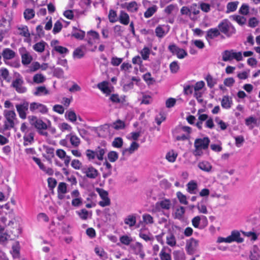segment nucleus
<instances>
[{
    "instance_id": "nucleus-1",
    "label": "nucleus",
    "mask_w": 260,
    "mask_h": 260,
    "mask_svg": "<svg viewBox=\"0 0 260 260\" xmlns=\"http://www.w3.org/2000/svg\"><path fill=\"white\" fill-rule=\"evenodd\" d=\"M30 123L37 130L38 133L43 136H47L48 133L45 130L48 128L47 124L42 119L38 118L35 116H30L28 117Z\"/></svg>"
},
{
    "instance_id": "nucleus-2",
    "label": "nucleus",
    "mask_w": 260,
    "mask_h": 260,
    "mask_svg": "<svg viewBox=\"0 0 260 260\" xmlns=\"http://www.w3.org/2000/svg\"><path fill=\"white\" fill-rule=\"evenodd\" d=\"M191 128L189 126L176 127L173 132V137L177 141H185L189 139Z\"/></svg>"
},
{
    "instance_id": "nucleus-3",
    "label": "nucleus",
    "mask_w": 260,
    "mask_h": 260,
    "mask_svg": "<svg viewBox=\"0 0 260 260\" xmlns=\"http://www.w3.org/2000/svg\"><path fill=\"white\" fill-rule=\"evenodd\" d=\"M5 120L4 124V130H10L14 127L16 119V113L14 111L5 110L4 112Z\"/></svg>"
},
{
    "instance_id": "nucleus-4",
    "label": "nucleus",
    "mask_w": 260,
    "mask_h": 260,
    "mask_svg": "<svg viewBox=\"0 0 260 260\" xmlns=\"http://www.w3.org/2000/svg\"><path fill=\"white\" fill-rule=\"evenodd\" d=\"M222 60L229 61L235 59L237 61H242L243 59L241 52H236L234 50H226L222 53Z\"/></svg>"
},
{
    "instance_id": "nucleus-5",
    "label": "nucleus",
    "mask_w": 260,
    "mask_h": 260,
    "mask_svg": "<svg viewBox=\"0 0 260 260\" xmlns=\"http://www.w3.org/2000/svg\"><path fill=\"white\" fill-rule=\"evenodd\" d=\"M23 77L19 74H15V79L12 83V87L19 93H24L27 91V88L24 86Z\"/></svg>"
},
{
    "instance_id": "nucleus-6",
    "label": "nucleus",
    "mask_w": 260,
    "mask_h": 260,
    "mask_svg": "<svg viewBox=\"0 0 260 260\" xmlns=\"http://www.w3.org/2000/svg\"><path fill=\"white\" fill-rule=\"evenodd\" d=\"M218 26L219 30L228 36H230L236 32L234 26L227 19L222 20Z\"/></svg>"
},
{
    "instance_id": "nucleus-7",
    "label": "nucleus",
    "mask_w": 260,
    "mask_h": 260,
    "mask_svg": "<svg viewBox=\"0 0 260 260\" xmlns=\"http://www.w3.org/2000/svg\"><path fill=\"white\" fill-rule=\"evenodd\" d=\"M205 86V83L203 81H198L193 85L194 90L193 96L200 103H202L203 101L202 96L204 92L203 89Z\"/></svg>"
},
{
    "instance_id": "nucleus-8",
    "label": "nucleus",
    "mask_w": 260,
    "mask_h": 260,
    "mask_svg": "<svg viewBox=\"0 0 260 260\" xmlns=\"http://www.w3.org/2000/svg\"><path fill=\"white\" fill-rule=\"evenodd\" d=\"M171 206L172 203L169 199H163L155 203L153 208V212H164L166 210H169Z\"/></svg>"
},
{
    "instance_id": "nucleus-9",
    "label": "nucleus",
    "mask_w": 260,
    "mask_h": 260,
    "mask_svg": "<svg viewBox=\"0 0 260 260\" xmlns=\"http://www.w3.org/2000/svg\"><path fill=\"white\" fill-rule=\"evenodd\" d=\"M96 191L98 193L101 201L99 202V205L102 207L108 206L111 204V200L109 197L108 192L103 188H96Z\"/></svg>"
},
{
    "instance_id": "nucleus-10",
    "label": "nucleus",
    "mask_w": 260,
    "mask_h": 260,
    "mask_svg": "<svg viewBox=\"0 0 260 260\" xmlns=\"http://www.w3.org/2000/svg\"><path fill=\"white\" fill-rule=\"evenodd\" d=\"M192 225L195 228L203 229L208 225L207 218L204 215L196 216L191 220Z\"/></svg>"
},
{
    "instance_id": "nucleus-11",
    "label": "nucleus",
    "mask_w": 260,
    "mask_h": 260,
    "mask_svg": "<svg viewBox=\"0 0 260 260\" xmlns=\"http://www.w3.org/2000/svg\"><path fill=\"white\" fill-rule=\"evenodd\" d=\"M168 49L173 55H176L179 59H183L187 55V53L185 50L179 48L175 44L170 45Z\"/></svg>"
},
{
    "instance_id": "nucleus-12",
    "label": "nucleus",
    "mask_w": 260,
    "mask_h": 260,
    "mask_svg": "<svg viewBox=\"0 0 260 260\" xmlns=\"http://www.w3.org/2000/svg\"><path fill=\"white\" fill-rule=\"evenodd\" d=\"M29 109L32 113H40L42 114H46L48 111L46 106L37 102L30 103Z\"/></svg>"
},
{
    "instance_id": "nucleus-13",
    "label": "nucleus",
    "mask_w": 260,
    "mask_h": 260,
    "mask_svg": "<svg viewBox=\"0 0 260 260\" xmlns=\"http://www.w3.org/2000/svg\"><path fill=\"white\" fill-rule=\"evenodd\" d=\"M19 52L21 57L22 63L23 65H28L30 63L32 58L29 52L24 47L19 49Z\"/></svg>"
},
{
    "instance_id": "nucleus-14",
    "label": "nucleus",
    "mask_w": 260,
    "mask_h": 260,
    "mask_svg": "<svg viewBox=\"0 0 260 260\" xmlns=\"http://www.w3.org/2000/svg\"><path fill=\"white\" fill-rule=\"evenodd\" d=\"M130 247L133 251V253L139 255L141 259H144L145 256V253L144 250L143 245L139 242H136L130 245Z\"/></svg>"
},
{
    "instance_id": "nucleus-15",
    "label": "nucleus",
    "mask_w": 260,
    "mask_h": 260,
    "mask_svg": "<svg viewBox=\"0 0 260 260\" xmlns=\"http://www.w3.org/2000/svg\"><path fill=\"white\" fill-rule=\"evenodd\" d=\"M198 246V241L194 238H190L187 240L186 244V250L188 254H193L197 250Z\"/></svg>"
},
{
    "instance_id": "nucleus-16",
    "label": "nucleus",
    "mask_w": 260,
    "mask_h": 260,
    "mask_svg": "<svg viewBox=\"0 0 260 260\" xmlns=\"http://www.w3.org/2000/svg\"><path fill=\"white\" fill-rule=\"evenodd\" d=\"M28 103L27 102H24L16 105V108L19 116L22 119H25L26 118V112L28 110Z\"/></svg>"
},
{
    "instance_id": "nucleus-17",
    "label": "nucleus",
    "mask_w": 260,
    "mask_h": 260,
    "mask_svg": "<svg viewBox=\"0 0 260 260\" xmlns=\"http://www.w3.org/2000/svg\"><path fill=\"white\" fill-rule=\"evenodd\" d=\"M71 195L73 198L71 204L73 207H78L82 204L83 200L78 189L73 190L71 193Z\"/></svg>"
},
{
    "instance_id": "nucleus-18",
    "label": "nucleus",
    "mask_w": 260,
    "mask_h": 260,
    "mask_svg": "<svg viewBox=\"0 0 260 260\" xmlns=\"http://www.w3.org/2000/svg\"><path fill=\"white\" fill-rule=\"evenodd\" d=\"M210 139L208 137L197 139L194 141V147H198L205 150L208 148Z\"/></svg>"
},
{
    "instance_id": "nucleus-19",
    "label": "nucleus",
    "mask_w": 260,
    "mask_h": 260,
    "mask_svg": "<svg viewBox=\"0 0 260 260\" xmlns=\"http://www.w3.org/2000/svg\"><path fill=\"white\" fill-rule=\"evenodd\" d=\"M121 7L131 13L137 12L139 9V5L135 1L124 3L121 4Z\"/></svg>"
},
{
    "instance_id": "nucleus-20",
    "label": "nucleus",
    "mask_w": 260,
    "mask_h": 260,
    "mask_svg": "<svg viewBox=\"0 0 260 260\" xmlns=\"http://www.w3.org/2000/svg\"><path fill=\"white\" fill-rule=\"evenodd\" d=\"M82 172L88 178L91 179L96 178L99 175L98 171L92 166H89L83 168Z\"/></svg>"
},
{
    "instance_id": "nucleus-21",
    "label": "nucleus",
    "mask_w": 260,
    "mask_h": 260,
    "mask_svg": "<svg viewBox=\"0 0 260 260\" xmlns=\"http://www.w3.org/2000/svg\"><path fill=\"white\" fill-rule=\"evenodd\" d=\"M56 155L64 162V165L68 167L71 161L70 156L67 155L66 152L62 149H58L56 151Z\"/></svg>"
},
{
    "instance_id": "nucleus-22",
    "label": "nucleus",
    "mask_w": 260,
    "mask_h": 260,
    "mask_svg": "<svg viewBox=\"0 0 260 260\" xmlns=\"http://www.w3.org/2000/svg\"><path fill=\"white\" fill-rule=\"evenodd\" d=\"M57 198L59 200H63L67 192V185L64 182H60L57 186Z\"/></svg>"
},
{
    "instance_id": "nucleus-23",
    "label": "nucleus",
    "mask_w": 260,
    "mask_h": 260,
    "mask_svg": "<svg viewBox=\"0 0 260 260\" xmlns=\"http://www.w3.org/2000/svg\"><path fill=\"white\" fill-rule=\"evenodd\" d=\"M58 43L57 40H53L51 42V46L53 47V49L60 54L65 55L69 53V50L63 46L57 45Z\"/></svg>"
},
{
    "instance_id": "nucleus-24",
    "label": "nucleus",
    "mask_w": 260,
    "mask_h": 260,
    "mask_svg": "<svg viewBox=\"0 0 260 260\" xmlns=\"http://www.w3.org/2000/svg\"><path fill=\"white\" fill-rule=\"evenodd\" d=\"M88 43L92 45L94 43H99L100 36L99 34L95 31H89L87 33Z\"/></svg>"
},
{
    "instance_id": "nucleus-25",
    "label": "nucleus",
    "mask_w": 260,
    "mask_h": 260,
    "mask_svg": "<svg viewBox=\"0 0 260 260\" xmlns=\"http://www.w3.org/2000/svg\"><path fill=\"white\" fill-rule=\"evenodd\" d=\"M219 35L220 31L219 29L217 28H212L206 31L205 38L208 41H209L210 40L214 39Z\"/></svg>"
},
{
    "instance_id": "nucleus-26",
    "label": "nucleus",
    "mask_w": 260,
    "mask_h": 260,
    "mask_svg": "<svg viewBox=\"0 0 260 260\" xmlns=\"http://www.w3.org/2000/svg\"><path fill=\"white\" fill-rule=\"evenodd\" d=\"M17 34L25 38L30 37V33L27 26L20 25L17 26Z\"/></svg>"
},
{
    "instance_id": "nucleus-27",
    "label": "nucleus",
    "mask_w": 260,
    "mask_h": 260,
    "mask_svg": "<svg viewBox=\"0 0 260 260\" xmlns=\"http://www.w3.org/2000/svg\"><path fill=\"white\" fill-rule=\"evenodd\" d=\"M129 16L125 11L121 10L118 15V21L122 24L127 25L129 23Z\"/></svg>"
},
{
    "instance_id": "nucleus-28",
    "label": "nucleus",
    "mask_w": 260,
    "mask_h": 260,
    "mask_svg": "<svg viewBox=\"0 0 260 260\" xmlns=\"http://www.w3.org/2000/svg\"><path fill=\"white\" fill-rule=\"evenodd\" d=\"M198 168L205 172H210L212 169L211 164L207 160H202L199 162L198 164Z\"/></svg>"
},
{
    "instance_id": "nucleus-29",
    "label": "nucleus",
    "mask_w": 260,
    "mask_h": 260,
    "mask_svg": "<svg viewBox=\"0 0 260 260\" xmlns=\"http://www.w3.org/2000/svg\"><path fill=\"white\" fill-rule=\"evenodd\" d=\"M34 161L39 166L40 169L49 175H52L53 173L52 169L49 168H46L44 165L41 162V159L39 158L33 157Z\"/></svg>"
},
{
    "instance_id": "nucleus-30",
    "label": "nucleus",
    "mask_w": 260,
    "mask_h": 260,
    "mask_svg": "<svg viewBox=\"0 0 260 260\" xmlns=\"http://www.w3.org/2000/svg\"><path fill=\"white\" fill-rule=\"evenodd\" d=\"M233 105L232 98L228 95H224L223 96L221 101V105L222 107L225 109L231 108Z\"/></svg>"
},
{
    "instance_id": "nucleus-31",
    "label": "nucleus",
    "mask_w": 260,
    "mask_h": 260,
    "mask_svg": "<svg viewBox=\"0 0 260 260\" xmlns=\"http://www.w3.org/2000/svg\"><path fill=\"white\" fill-rule=\"evenodd\" d=\"M98 88L107 95H109L111 90L109 86V83L107 81H103L97 85Z\"/></svg>"
},
{
    "instance_id": "nucleus-32",
    "label": "nucleus",
    "mask_w": 260,
    "mask_h": 260,
    "mask_svg": "<svg viewBox=\"0 0 260 260\" xmlns=\"http://www.w3.org/2000/svg\"><path fill=\"white\" fill-rule=\"evenodd\" d=\"M67 139H69L71 145L74 147H78L80 144V139L73 134H70L67 135Z\"/></svg>"
},
{
    "instance_id": "nucleus-33",
    "label": "nucleus",
    "mask_w": 260,
    "mask_h": 260,
    "mask_svg": "<svg viewBox=\"0 0 260 260\" xmlns=\"http://www.w3.org/2000/svg\"><path fill=\"white\" fill-rule=\"evenodd\" d=\"M109 100L114 104H123L125 102V96H119L118 94L110 95Z\"/></svg>"
},
{
    "instance_id": "nucleus-34",
    "label": "nucleus",
    "mask_w": 260,
    "mask_h": 260,
    "mask_svg": "<svg viewBox=\"0 0 260 260\" xmlns=\"http://www.w3.org/2000/svg\"><path fill=\"white\" fill-rule=\"evenodd\" d=\"M110 126L116 130H120L124 129L125 127V124L124 121L118 119L110 125H105V126H107L108 127Z\"/></svg>"
},
{
    "instance_id": "nucleus-35",
    "label": "nucleus",
    "mask_w": 260,
    "mask_h": 260,
    "mask_svg": "<svg viewBox=\"0 0 260 260\" xmlns=\"http://www.w3.org/2000/svg\"><path fill=\"white\" fill-rule=\"evenodd\" d=\"M76 214L79 216L80 218L83 220H86L91 218L92 213L85 209H82L79 211L76 212Z\"/></svg>"
},
{
    "instance_id": "nucleus-36",
    "label": "nucleus",
    "mask_w": 260,
    "mask_h": 260,
    "mask_svg": "<svg viewBox=\"0 0 260 260\" xmlns=\"http://www.w3.org/2000/svg\"><path fill=\"white\" fill-rule=\"evenodd\" d=\"M106 151L107 150L105 147H98L94 150L96 158L99 160H103Z\"/></svg>"
},
{
    "instance_id": "nucleus-37",
    "label": "nucleus",
    "mask_w": 260,
    "mask_h": 260,
    "mask_svg": "<svg viewBox=\"0 0 260 260\" xmlns=\"http://www.w3.org/2000/svg\"><path fill=\"white\" fill-rule=\"evenodd\" d=\"M167 26L159 25L155 28V34L158 38H162L168 32Z\"/></svg>"
},
{
    "instance_id": "nucleus-38",
    "label": "nucleus",
    "mask_w": 260,
    "mask_h": 260,
    "mask_svg": "<svg viewBox=\"0 0 260 260\" xmlns=\"http://www.w3.org/2000/svg\"><path fill=\"white\" fill-rule=\"evenodd\" d=\"M2 55L4 59L10 60L15 57V52L10 48H6L4 49Z\"/></svg>"
},
{
    "instance_id": "nucleus-39",
    "label": "nucleus",
    "mask_w": 260,
    "mask_h": 260,
    "mask_svg": "<svg viewBox=\"0 0 260 260\" xmlns=\"http://www.w3.org/2000/svg\"><path fill=\"white\" fill-rule=\"evenodd\" d=\"M124 222L125 224L128 225L130 228L134 226L136 223V217L135 214H131L126 216Z\"/></svg>"
},
{
    "instance_id": "nucleus-40",
    "label": "nucleus",
    "mask_w": 260,
    "mask_h": 260,
    "mask_svg": "<svg viewBox=\"0 0 260 260\" xmlns=\"http://www.w3.org/2000/svg\"><path fill=\"white\" fill-rule=\"evenodd\" d=\"M33 94L36 96H42L49 94V91L45 86H41L37 87Z\"/></svg>"
},
{
    "instance_id": "nucleus-41",
    "label": "nucleus",
    "mask_w": 260,
    "mask_h": 260,
    "mask_svg": "<svg viewBox=\"0 0 260 260\" xmlns=\"http://www.w3.org/2000/svg\"><path fill=\"white\" fill-rule=\"evenodd\" d=\"M232 242L236 241L238 243H241L243 241V239L241 237L240 233L238 231H233L232 232L231 235L229 236Z\"/></svg>"
},
{
    "instance_id": "nucleus-42",
    "label": "nucleus",
    "mask_w": 260,
    "mask_h": 260,
    "mask_svg": "<svg viewBox=\"0 0 260 260\" xmlns=\"http://www.w3.org/2000/svg\"><path fill=\"white\" fill-rule=\"evenodd\" d=\"M34 134L31 132H29L25 134H24L23 136V140L24 142L23 144L24 146H27L28 144H31L34 142Z\"/></svg>"
},
{
    "instance_id": "nucleus-43",
    "label": "nucleus",
    "mask_w": 260,
    "mask_h": 260,
    "mask_svg": "<svg viewBox=\"0 0 260 260\" xmlns=\"http://www.w3.org/2000/svg\"><path fill=\"white\" fill-rule=\"evenodd\" d=\"M46 45V42L42 41L34 45L32 48L36 52L42 53L44 51Z\"/></svg>"
},
{
    "instance_id": "nucleus-44",
    "label": "nucleus",
    "mask_w": 260,
    "mask_h": 260,
    "mask_svg": "<svg viewBox=\"0 0 260 260\" xmlns=\"http://www.w3.org/2000/svg\"><path fill=\"white\" fill-rule=\"evenodd\" d=\"M230 18L232 20L236 22L240 25H243L245 24L246 22V18L242 16L234 15L231 16Z\"/></svg>"
},
{
    "instance_id": "nucleus-45",
    "label": "nucleus",
    "mask_w": 260,
    "mask_h": 260,
    "mask_svg": "<svg viewBox=\"0 0 260 260\" xmlns=\"http://www.w3.org/2000/svg\"><path fill=\"white\" fill-rule=\"evenodd\" d=\"M187 191L191 194H194L198 187L197 182L194 180L189 181L187 184Z\"/></svg>"
},
{
    "instance_id": "nucleus-46",
    "label": "nucleus",
    "mask_w": 260,
    "mask_h": 260,
    "mask_svg": "<svg viewBox=\"0 0 260 260\" xmlns=\"http://www.w3.org/2000/svg\"><path fill=\"white\" fill-rule=\"evenodd\" d=\"M139 147V144L137 143L135 141L133 142L131 144L130 146L126 148L124 151V153H126L127 152L128 153V154H132L135 151H136L138 148Z\"/></svg>"
},
{
    "instance_id": "nucleus-47",
    "label": "nucleus",
    "mask_w": 260,
    "mask_h": 260,
    "mask_svg": "<svg viewBox=\"0 0 260 260\" xmlns=\"http://www.w3.org/2000/svg\"><path fill=\"white\" fill-rule=\"evenodd\" d=\"M157 10V7L156 5L148 8L144 13V17L146 18L151 17L156 12Z\"/></svg>"
},
{
    "instance_id": "nucleus-48",
    "label": "nucleus",
    "mask_w": 260,
    "mask_h": 260,
    "mask_svg": "<svg viewBox=\"0 0 260 260\" xmlns=\"http://www.w3.org/2000/svg\"><path fill=\"white\" fill-rule=\"evenodd\" d=\"M239 3L238 1L229 3L226 6V12L229 13L235 11L237 9Z\"/></svg>"
},
{
    "instance_id": "nucleus-49",
    "label": "nucleus",
    "mask_w": 260,
    "mask_h": 260,
    "mask_svg": "<svg viewBox=\"0 0 260 260\" xmlns=\"http://www.w3.org/2000/svg\"><path fill=\"white\" fill-rule=\"evenodd\" d=\"M46 80V77L42 74H36L33 77V82L36 84L44 83Z\"/></svg>"
},
{
    "instance_id": "nucleus-50",
    "label": "nucleus",
    "mask_w": 260,
    "mask_h": 260,
    "mask_svg": "<svg viewBox=\"0 0 260 260\" xmlns=\"http://www.w3.org/2000/svg\"><path fill=\"white\" fill-rule=\"evenodd\" d=\"M108 18L109 21L111 23H115L118 21V16H117L116 11L113 9L110 10L108 14Z\"/></svg>"
},
{
    "instance_id": "nucleus-51",
    "label": "nucleus",
    "mask_w": 260,
    "mask_h": 260,
    "mask_svg": "<svg viewBox=\"0 0 260 260\" xmlns=\"http://www.w3.org/2000/svg\"><path fill=\"white\" fill-rule=\"evenodd\" d=\"M250 260H260V251L255 248H254L251 252L249 255Z\"/></svg>"
},
{
    "instance_id": "nucleus-52",
    "label": "nucleus",
    "mask_w": 260,
    "mask_h": 260,
    "mask_svg": "<svg viewBox=\"0 0 260 260\" xmlns=\"http://www.w3.org/2000/svg\"><path fill=\"white\" fill-rule=\"evenodd\" d=\"M205 79L207 81L208 86L210 88L213 87L217 83L216 79L213 78V77L210 74L207 75Z\"/></svg>"
},
{
    "instance_id": "nucleus-53",
    "label": "nucleus",
    "mask_w": 260,
    "mask_h": 260,
    "mask_svg": "<svg viewBox=\"0 0 260 260\" xmlns=\"http://www.w3.org/2000/svg\"><path fill=\"white\" fill-rule=\"evenodd\" d=\"M167 244L171 247H174L176 245L175 236L172 234H169L166 237Z\"/></svg>"
},
{
    "instance_id": "nucleus-54",
    "label": "nucleus",
    "mask_w": 260,
    "mask_h": 260,
    "mask_svg": "<svg viewBox=\"0 0 260 260\" xmlns=\"http://www.w3.org/2000/svg\"><path fill=\"white\" fill-rule=\"evenodd\" d=\"M177 156V154L173 150H171L167 153L166 158L169 162H174L176 160Z\"/></svg>"
},
{
    "instance_id": "nucleus-55",
    "label": "nucleus",
    "mask_w": 260,
    "mask_h": 260,
    "mask_svg": "<svg viewBox=\"0 0 260 260\" xmlns=\"http://www.w3.org/2000/svg\"><path fill=\"white\" fill-rule=\"evenodd\" d=\"M194 92L193 85L186 83L183 85V92L185 95L191 94Z\"/></svg>"
},
{
    "instance_id": "nucleus-56",
    "label": "nucleus",
    "mask_w": 260,
    "mask_h": 260,
    "mask_svg": "<svg viewBox=\"0 0 260 260\" xmlns=\"http://www.w3.org/2000/svg\"><path fill=\"white\" fill-rule=\"evenodd\" d=\"M7 191L5 193H3L0 191V202H4L7 201L9 196L10 193L11 191V189L10 187L7 186Z\"/></svg>"
},
{
    "instance_id": "nucleus-57",
    "label": "nucleus",
    "mask_w": 260,
    "mask_h": 260,
    "mask_svg": "<svg viewBox=\"0 0 260 260\" xmlns=\"http://www.w3.org/2000/svg\"><path fill=\"white\" fill-rule=\"evenodd\" d=\"M185 213V208L180 206L176 209L175 212V217L177 219H181L182 218Z\"/></svg>"
},
{
    "instance_id": "nucleus-58",
    "label": "nucleus",
    "mask_w": 260,
    "mask_h": 260,
    "mask_svg": "<svg viewBox=\"0 0 260 260\" xmlns=\"http://www.w3.org/2000/svg\"><path fill=\"white\" fill-rule=\"evenodd\" d=\"M166 249L164 248L161 249L159 256L161 260H171V256L170 253L166 251Z\"/></svg>"
},
{
    "instance_id": "nucleus-59",
    "label": "nucleus",
    "mask_w": 260,
    "mask_h": 260,
    "mask_svg": "<svg viewBox=\"0 0 260 260\" xmlns=\"http://www.w3.org/2000/svg\"><path fill=\"white\" fill-rule=\"evenodd\" d=\"M142 219L145 224H152L154 222L153 218L149 214H144L142 215Z\"/></svg>"
},
{
    "instance_id": "nucleus-60",
    "label": "nucleus",
    "mask_w": 260,
    "mask_h": 260,
    "mask_svg": "<svg viewBox=\"0 0 260 260\" xmlns=\"http://www.w3.org/2000/svg\"><path fill=\"white\" fill-rule=\"evenodd\" d=\"M67 119L72 122H74L77 120V116L73 111H68L66 113Z\"/></svg>"
},
{
    "instance_id": "nucleus-61",
    "label": "nucleus",
    "mask_w": 260,
    "mask_h": 260,
    "mask_svg": "<svg viewBox=\"0 0 260 260\" xmlns=\"http://www.w3.org/2000/svg\"><path fill=\"white\" fill-rule=\"evenodd\" d=\"M35 11L32 9H27L24 12V17L27 20H30L35 16Z\"/></svg>"
},
{
    "instance_id": "nucleus-62",
    "label": "nucleus",
    "mask_w": 260,
    "mask_h": 260,
    "mask_svg": "<svg viewBox=\"0 0 260 260\" xmlns=\"http://www.w3.org/2000/svg\"><path fill=\"white\" fill-rule=\"evenodd\" d=\"M140 54L143 59L146 60L149 58L150 54V49L147 47H145L141 51Z\"/></svg>"
},
{
    "instance_id": "nucleus-63",
    "label": "nucleus",
    "mask_w": 260,
    "mask_h": 260,
    "mask_svg": "<svg viewBox=\"0 0 260 260\" xmlns=\"http://www.w3.org/2000/svg\"><path fill=\"white\" fill-rule=\"evenodd\" d=\"M119 240L122 244L125 245H129L133 241L132 237L127 235L121 236Z\"/></svg>"
},
{
    "instance_id": "nucleus-64",
    "label": "nucleus",
    "mask_w": 260,
    "mask_h": 260,
    "mask_svg": "<svg viewBox=\"0 0 260 260\" xmlns=\"http://www.w3.org/2000/svg\"><path fill=\"white\" fill-rule=\"evenodd\" d=\"M85 52L83 49L80 48L76 49L73 52V57L76 58H81L84 56Z\"/></svg>"
}]
</instances>
